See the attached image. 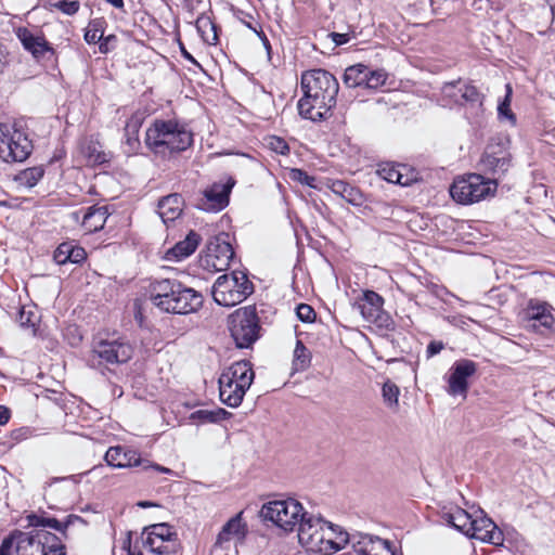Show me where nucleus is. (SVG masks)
Returning a JSON list of instances; mask_svg holds the SVG:
<instances>
[{
	"instance_id": "a211bd4d",
	"label": "nucleus",
	"mask_w": 555,
	"mask_h": 555,
	"mask_svg": "<svg viewBox=\"0 0 555 555\" xmlns=\"http://www.w3.org/2000/svg\"><path fill=\"white\" fill-rule=\"evenodd\" d=\"M473 529L469 530L467 537L491 543L493 545H502L504 541L503 532L498 526L487 517L482 511L475 512Z\"/></svg>"
},
{
	"instance_id": "f3484780",
	"label": "nucleus",
	"mask_w": 555,
	"mask_h": 555,
	"mask_svg": "<svg viewBox=\"0 0 555 555\" xmlns=\"http://www.w3.org/2000/svg\"><path fill=\"white\" fill-rule=\"evenodd\" d=\"M132 351L131 345L120 339L101 340L93 348V353L107 364L127 362Z\"/></svg>"
},
{
	"instance_id": "dca6fc26",
	"label": "nucleus",
	"mask_w": 555,
	"mask_h": 555,
	"mask_svg": "<svg viewBox=\"0 0 555 555\" xmlns=\"http://www.w3.org/2000/svg\"><path fill=\"white\" fill-rule=\"evenodd\" d=\"M477 371V364L472 360L456 361L450 370L448 378V392L451 396L466 398L468 390V378Z\"/></svg>"
},
{
	"instance_id": "4d7b16f0",
	"label": "nucleus",
	"mask_w": 555,
	"mask_h": 555,
	"mask_svg": "<svg viewBox=\"0 0 555 555\" xmlns=\"http://www.w3.org/2000/svg\"><path fill=\"white\" fill-rule=\"evenodd\" d=\"M124 547L128 550V555H143L141 551H139L137 548H131L130 534L128 535L127 540L124 542Z\"/></svg>"
},
{
	"instance_id": "6e6552de",
	"label": "nucleus",
	"mask_w": 555,
	"mask_h": 555,
	"mask_svg": "<svg viewBox=\"0 0 555 555\" xmlns=\"http://www.w3.org/2000/svg\"><path fill=\"white\" fill-rule=\"evenodd\" d=\"M260 515L264 520L273 522L284 531H293L297 526L300 527V522L309 514L297 500L289 498L263 504Z\"/></svg>"
},
{
	"instance_id": "4468645a",
	"label": "nucleus",
	"mask_w": 555,
	"mask_h": 555,
	"mask_svg": "<svg viewBox=\"0 0 555 555\" xmlns=\"http://www.w3.org/2000/svg\"><path fill=\"white\" fill-rule=\"evenodd\" d=\"M235 185V180L228 177L224 181L212 183L203 192L198 207L206 211H220L229 204L230 193Z\"/></svg>"
},
{
	"instance_id": "c9c22d12",
	"label": "nucleus",
	"mask_w": 555,
	"mask_h": 555,
	"mask_svg": "<svg viewBox=\"0 0 555 555\" xmlns=\"http://www.w3.org/2000/svg\"><path fill=\"white\" fill-rule=\"evenodd\" d=\"M310 363L311 352L300 339H297L293 354V371L302 372L309 367Z\"/></svg>"
},
{
	"instance_id": "c03bdc74",
	"label": "nucleus",
	"mask_w": 555,
	"mask_h": 555,
	"mask_svg": "<svg viewBox=\"0 0 555 555\" xmlns=\"http://www.w3.org/2000/svg\"><path fill=\"white\" fill-rule=\"evenodd\" d=\"M327 37L332 40V42L334 43V48L336 47H339V46H343V44H346L348 43L351 39L356 38V31L351 28V27H348V30L345 31V33H336V31H333V33H330L327 35Z\"/></svg>"
},
{
	"instance_id": "bb28decb",
	"label": "nucleus",
	"mask_w": 555,
	"mask_h": 555,
	"mask_svg": "<svg viewBox=\"0 0 555 555\" xmlns=\"http://www.w3.org/2000/svg\"><path fill=\"white\" fill-rule=\"evenodd\" d=\"M201 236L191 231L183 241L178 242L173 247L168 249L165 254V259L168 261H181L192 255L197 248Z\"/></svg>"
},
{
	"instance_id": "c756f323",
	"label": "nucleus",
	"mask_w": 555,
	"mask_h": 555,
	"mask_svg": "<svg viewBox=\"0 0 555 555\" xmlns=\"http://www.w3.org/2000/svg\"><path fill=\"white\" fill-rule=\"evenodd\" d=\"M107 219V210L105 207H89L83 215L81 225L88 232H96L103 229Z\"/></svg>"
},
{
	"instance_id": "0eeeda50",
	"label": "nucleus",
	"mask_w": 555,
	"mask_h": 555,
	"mask_svg": "<svg viewBox=\"0 0 555 555\" xmlns=\"http://www.w3.org/2000/svg\"><path fill=\"white\" fill-rule=\"evenodd\" d=\"M254 291L253 283L243 271L220 275L212 286L214 300L223 307H233L245 300Z\"/></svg>"
},
{
	"instance_id": "f8f14e48",
	"label": "nucleus",
	"mask_w": 555,
	"mask_h": 555,
	"mask_svg": "<svg viewBox=\"0 0 555 555\" xmlns=\"http://www.w3.org/2000/svg\"><path fill=\"white\" fill-rule=\"evenodd\" d=\"M233 257L234 250L229 241V234L222 233L209 240L202 264L207 270L224 271L229 268Z\"/></svg>"
},
{
	"instance_id": "7c9ffc66",
	"label": "nucleus",
	"mask_w": 555,
	"mask_h": 555,
	"mask_svg": "<svg viewBox=\"0 0 555 555\" xmlns=\"http://www.w3.org/2000/svg\"><path fill=\"white\" fill-rule=\"evenodd\" d=\"M28 519V524L34 527V529H44L47 530L46 528H51V529H54L56 532L60 533L59 537H61L62 539L63 538H66V529L68 528L69 524H70V520H66V521H60L57 520L56 518L54 517H44V516H40V515H29L27 517Z\"/></svg>"
},
{
	"instance_id": "393cba45",
	"label": "nucleus",
	"mask_w": 555,
	"mask_h": 555,
	"mask_svg": "<svg viewBox=\"0 0 555 555\" xmlns=\"http://www.w3.org/2000/svg\"><path fill=\"white\" fill-rule=\"evenodd\" d=\"M383 297L374 291H365L358 301L361 315L371 323L383 320Z\"/></svg>"
},
{
	"instance_id": "f257e3e1",
	"label": "nucleus",
	"mask_w": 555,
	"mask_h": 555,
	"mask_svg": "<svg viewBox=\"0 0 555 555\" xmlns=\"http://www.w3.org/2000/svg\"><path fill=\"white\" fill-rule=\"evenodd\" d=\"M338 81L325 69H312L301 75L304 96L298 101L299 114L317 121L325 118L336 105Z\"/></svg>"
},
{
	"instance_id": "20e7f679",
	"label": "nucleus",
	"mask_w": 555,
	"mask_h": 555,
	"mask_svg": "<svg viewBox=\"0 0 555 555\" xmlns=\"http://www.w3.org/2000/svg\"><path fill=\"white\" fill-rule=\"evenodd\" d=\"M255 378L251 363L237 361L224 369L218 379L220 400L230 408H237Z\"/></svg>"
},
{
	"instance_id": "e433bc0d",
	"label": "nucleus",
	"mask_w": 555,
	"mask_h": 555,
	"mask_svg": "<svg viewBox=\"0 0 555 555\" xmlns=\"http://www.w3.org/2000/svg\"><path fill=\"white\" fill-rule=\"evenodd\" d=\"M44 169L41 166L30 167L22 170L15 180L20 185L28 189L35 186L42 179Z\"/></svg>"
},
{
	"instance_id": "79ce46f5",
	"label": "nucleus",
	"mask_w": 555,
	"mask_h": 555,
	"mask_svg": "<svg viewBox=\"0 0 555 555\" xmlns=\"http://www.w3.org/2000/svg\"><path fill=\"white\" fill-rule=\"evenodd\" d=\"M387 79V74L383 69L371 70L369 68V75H366V79L364 81V88L367 89H377L382 87Z\"/></svg>"
},
{
	"instance_id": "09e8293b",
	"label": "nucleus",
	"mask_w": 555,
	"mask_h": 555,
	"mask_svg": "<svg viewBox=\"0 0 555 555\" xmlns=\"http://www.w3.org/2000/svg\"><path fill=\"white\" fill-rule=\"evenodd\" d=\"M57 8L67 15H73L79 10V2L78 1H67L63 0L60 1L57 4Z\"/></svg>"
},
{
	"instance_id": "0e129e2a",
	"label": "nucleus",
	"mask_w": 555,
	"mask_h": 555,
	"mask_svg": "<svg viewBox=\"0 0 555 555\" xmlns=\"http://www.w3.org/2000/svg\"><path fill=\"white\" fill-rule=\"evenodd\" d=\"M4 470V468L0 465V472Z\"/></svg>"
},
{
	"instance_id": "f03ea898",
	"label": "nucleus",
	"mask_w": 555,
	"mask_h": 555,
	"mask_svg": "<svg viewBox=\"0 0 555 555\" xmlns=\"http://www.w3.org/2000/svg\"><path fill=\"white\" fill-rule=\"evenodd\" d=\"M150 299L163 312L189 314L203 305V295L177 279H159L150 285Z\"/></svg>"
},
{
	"instance_id": "2f4dec72",
	"label": "nucleus",
	"mask_w": 555,
	"mask_h": 555,
	"mask_svg": "<svg viewBox=\"0 0 555 555\" xmlns=\"http://www.w3.org/2000/svg\"><path fill=\"white\" fill-rule=\"evenodd\" d=\"M142 121L140 117L132 116L128 119L125 126V144L127 146L126 153L127 154H135L140 146V140H139V130L141 128Z\"/></svg>"
},
{
	"instance_id": "6e6d98bb",
	"label": "nucleus",
	"mask_w": 555,
	"mask_h": 555,
	"mask_svg": "<svg viewBox=\"0 0 555 555\" xmlns=\"http://www.w3.org/2000/svg\"><path fill=\"white\" fill-rule=\"evenodd\" d=\"M10 420V410L4 406V405H0V425H4L9 422Z\"/></svg>"
},
{
	"instance_id": "603ef678",
	"label": "nucleus",
	"mask_w": 555,
	"mask_h": 555,
	"mask_svg": "<svg viewBox=\"0 0 555 555\" xmlns=\"http://www.w3.org/2000/svg\"><path fill=\"white\" fill-rule=\"evenodd\" d=\"M13 548H15V544L12 538V533H10L7 538L3 539L0 545V555H12Z\"/></svg>"
},
{
	"instance_id": "052dcab7",
	"label": "nucleus",
	"mask_w": 555,
	"mask_h": 555,
	"mask_svg": "<svg viewBox=\"0 0 555 555\" xmlns=\"http://www.w3.org/2000/svg\"><path fill=\"white\" fill-rule=\"evenodd\" d=\"M182 53H183L185 59L194 61L192 55L185 49H183V48H182Z\"/></svg>"
},
{
	"instance_id": "37998d69",
	"label": "nucleus",
	"mask_w": 555,
	"mask_h": 555,
	"mask_svg": "<svg viewBox=\"0 0 555 555\" xmlns=\"http://www.w3.org/2000/svg\"><path fill=\"white\" fill-rule=\"evenodd\" d=\"M289 178L293 180V181H296V182H299L300 184L302 185H307V186H310L312 189H317V184H315V178L312 177V176H309L305 170L302 169H299V168H293L291 169L289 171Z\"/></svg>"
},
{
	"instance_id": "de8ad7c7",
	"label": "nucleus",
	"mask_w": 555,
	"mask_h": 555,
	"mask_svg": "<svg viewBox=\"0 0 555 555\" xmlns=\"http://www.w3.org/2000/svg\"><path fill=\"white\" fill-rule=\"evenodd\" d=\"M18 322L23 327H34L36 324V315L33 311H20Z\"/></svg>"
},
{
	"instance_id": "72a5a7b5",
	"label": "nucleus",
	"mask_w": 555,
	"mask_h": 555,
	"mask_svg": "<svg viewBox=\"0 0 555 555\" xmlns=\"http://www.w3.org/2000/svg\"><path fill=\"white\" fill-rule=\"evenodd\" d=\"M143 544L149 548V552L154 555H175L179 548L177 540H155L145 538Z\"/></svg>"
},
{
	"instance_id": "1a4fd4ad",
	"label": "nucleus",
	"mask_w": 555,
	"mask_h": 555,
	"mask_svg": "<svg viewBox=\"0 0 555 555\" xmlns=\"http://www.w3.org/2000/svg\"><path fill=\"white\" fill-rule=\"evenodd\" d=\"M496 182L485 179L481 175L472 173L457 178L450 188L452 198L463 205L474 204L494 194Z\"/></svg>"
},
{
	"instance_id": "a19ab883",
	"label": "nucleus",
	"mask_w": 555,
	"mask_h": 555,
	"mask_svg": "<svg viewBox=\"0 0 555 555\" xmlns=\"http://www.w3.org/2000/svg\"><path fill=\"white\" fill-rule=\"evenodd\" d=\"M511 98H512V87L511 85H506V95L504 100L500 103L498 107V113L500 118L507 119L512 125H515L516 117L511 109Z\"/></svg>"
},
{
	"instance_id": "423d86ee",
	"label": "nucleus",
	"mask_w": 555,
	"mask_h": 555,
	"mask_svg": "<svg viewBox=\"0 0 555 555\" xmlns=\"http://www.w3.org/2000/svg\"><path fill=\"white\" fill-rule=\"evenodd\" d=\"M33 149V141L21 122L0 124V158L3 162H24L29 157Z\"/></svg>"
},
{
	"instance_id": "4c0bfd02",
	"label": "nucleus",
	"mask_w": 555,
	"mask_h": 555,
	"mask_svg": "<svg viewBox=\"0 0 555 555\" xmlns=\"http://www.w3.org/2000/svg\"><path fill=\"white\" fill-rule=\"evenodd\" d=\"M196 28L201 34V37L206 43L216 44L218 41V35L216 25L210 21L209 17L201 16L196 20Z\"/></svg>"
},
{
	"instance_id": "8fccbe9b",
	"label": "nucleus",
	"mask_w": 555,
	"mask_h": 555,
	"mask_svg": "<svg viewBox=\"0 0 555 555\" xmlns=\"http://www.w3.org/2000/svg\"><path fill=\"white\" fill-rule=\"evenodd\" d=\"M270 146L273 151H275L276 153H280L282 155L287 154L289 151L287 143L283 139L278 138V137L271 138Z\"/></svg>"
},
{
	"instance_id": "9d476101",
	"label": "nucleus",
	"mask_w": 555,
	"mask_h": 555,
	"mask_svg": "<svg viewBox=\"0 0 555 555\" xmlns=\"http://www.w3.org/2000/svg\"><path fill=\"white\" fill-rule=\"evenodd\" d=\"M229 331L238 348H248L259 338V319L251 306L235 310L229 317Z\"/></svg>"
},
{
	"instance_id": "e2e57ef3",
	"label": "nucleus",
	"mask_w": 555,
	"mask_h": 555,
	"mask_svg": "<svg viewBox=\"0 0 555 555\" xmlns=\"http://www.w3.org/2000/svg\"><path fill=\"white\" fill-rule=\"evenodd\" d=\"M93 160L101 163V162H103V158L100 155H98L96 157H94Z\"/></svg>"
},
{
	"instance_id": "a18cd8bd",
	"label": "nucleus",
	"mask_w": 555,
	"mask_h": 555,
	"mask_svg": "<svg viewBox=\"0 0 555 555\" xmlns=\"http://www.w3.org/2000/svg\"><path fill=\"white\" fill-rule=\"evenodd\" d=\"M70 250H72V242H64L60 244L54 251V260L59 264H65L69 262L70 259Z\"/></svg>"
},
{
	"instance_id": "bf43d9fd",
	"label": "nucleus",
	"mask_w": 555,
	"mask_h": 555,
	"mask_svg": "<svg viewBox=\"0 0 555 555\" xmlns=\"http://www.w3.org/2000/svg\"><path fill=\"white\" fill-rule=\"evenodd\" d=\"M153 504L151 502H147V501H141L138 503V506L140 507H149V506H152Z\"/></svg>"
},
{
	"instance_id": "473e14b6",
	"label": "nucleus",
	"mask_w": 555,
	"mask_h": 555,
	"mask_svg": "<svg viewBox=\"0 0 555 555\" xmlns=\"http://www.w3.org/2000/svg\"><path fill=\"white\" fill-rule=\"evenodd\" d=\"M230 415L231 413L227 410L217 408L215 410H197L190 414L189 420L193 424L203 425L218 423L222 420H227Z\"/></svg>"
},
{
	"instance_id": "7ed1b4c3",
	"label": "nucleus",
	"mask_w": 555,
	"mask_h": 555,
	"mask_svg": "<svg viewBox=\"0 0 555 555\" xmlns=\"http://www.w3.org/2000/svg\"><path fill=\"white\" fill-rule=\"evenodd\" d=\"M192 143L191 130L172 119H156L145 133L147 149L164 158L188 150Z\"/></svg>"
},
{
	"instance_id": "680f3d73",
	"label": "nucleus",
	"mask_w": 555,
	"mask_h": 555,
	"mask_svg": "<svg viewBox=\"0 0 555 555\" xmlns=\"http://www.w3.org/2000/svg\"><path fill=\"white\" fill-rule=\"evenodd\" d=\"M455 94H456V100H453L455 103H460L461 101V98H460V93L459 91H455Z\"/></svg>"
},
{
	"instance_id": "b1692460",
	"label": "nucleus",
	"mask_w": 555,
	"mask_h": 555,
	"mask_svg": "<svg viewBox=\"0 0 555 555\" xmlns=\"http://www.w3.org/2000/svg\"><path fill=\"white\" fill-rule=\"evenodd\" d=\"M376 173L389 183H396L402 186L410 185L416 180V177L406 165L382 163L378 165Z\"/></svg>"
},
{
	"instance_id": "9b49d317",
	"label": "nucleus",
	"mask_w": 555,
	"mask_h": 555,
	"mask_svg": "<svg viewBox=\"0 0 555 555\" xmlns=\"http://www.w3.org/2000/svg\"><path fill=\"white\" fill-rule=\"evenodd\" d=\"M15 35L22 47L38 63L57 62V52L37 27H18Z\"/></svg>"
},
{
	"instance_id": "39448f33",
	"label": "nucleus",
	"mask_w": 555,
	"mask_h": 555,
	"mask_svg": "<svg viewBox=\"0 0 555 555\" xmlns=\"http://www.w3.org/2000/svg\"><path fill=\"white\" fill-rule=\"evenodd\" d=\"M16 555H65V545L59 534L44 529L11 532Z\"/></svg>"
},
{
	"instance_id": "13d9d810",
	"label": "nucleus",
	"mask_w": 555,
	"mask_h": 555,
	"mask_svg": "<svg viewBox=\"0 0 555 555\" xmlns=\"http://www.w3.org/2000/svg\"><path fill=\"white\" fill-rule=\"evenodd\" d=\"M105 1L116 9L124 10V8H125L124 0H105Z\"/></svg>"
},
{
	"instance_id": "3c124183",
	"label": "nucleus",
	"mask_w": 555,
	"mask_h": 555,
	"mask_svg": "<svg viewBox=\"0 0 555 555\" xmlns=\"http://www.w3.org/2000/svg\"><path fill=\"white\" fill-rule=\"evenodd\" d=\"M86 258V251L82 247L76 246L72 243L69 262L79 263Z\"/></svg>"
},
{
	"instance_id": "ddd939ff",
	"label": "nucleus",
	"mask_w": 555,
	"mask_h": 555,
	"mask_svg": "<svg viewBox=\"0 0 555 555\" xmlns=\"http://www.w3.org/2000/svg\"><path fill=\"white\" fill-rule=\"evenodd\" d=\"M104 460L108 466L116 468L142 466L144 470L152 468L163 474L173 473L170 468L160 466L158 464H152L147 460L141 459L137 451L125 449L121 446L111 447L106 451Z\"/></svg>"
},
{
	"instance_id": "ea45409f",
	"label": "nucleus",
	"mask_w": 555,
	"mask_h": 555,
	"mask_svg": "<svg viewBox=\"0 0 555 555\" xmlns=\"http://www.w3.org/2000/svg\"><path fill=\"white\" fill-rule=\"evenodd\" d=\"M146 538H152L155 540H177L176 533L167 524H156L151 526Z\"/></svg>"
},
{
	"instance_id": "49530a36",
	"label": "nucleus",
	"mask_w": 555,
	"mask_h": 555,
	"mask_svg": "<svg viewBox=\"0 0 555 555\" xmlns=\"http://www.w3.org/2000/svg\"><path fill=\"white\" fill-rule=\"evenodd\" d=\"M296 314L300 321L306 323H311L315 320V311L311 306L307 304L298 305Z\"/></svg>"
},
{
	"instance_id": "412c9836",
	"label": "nucleus",
	"mask_w": 555,
	"mask_h": 555,
	"mask_svg": "<svg viewBox=\"0 0 555 555\" xmlns=\"http://www.w3.org/2000/svg\"><path fill=\"white\" fill-rule=\"evenodd\" d=\"M350 541L349 534L339 526L324 520L321 529L322 551L319 554L332 555L343 550Z\"/></svg>"
},
{
	"instance_id": "c85d7f7f",
	"label": "nucleus",
	"mask_w": 555,
	"mask_h": 555,
	"mask_svg": "<svg viewBox=\"0 0 555 555\" xmlns=\"http://www.w3.org/2000/svg\"><path fill=\"white\" fill-rule=\"evenodd\" d=\"M442 518L453 528L465 535H468L469 530L473 529L472 526L474 524L475 513L470 514L461 507H454L451 511L443 513Z\"/></svg>"
},
{
	"instance_id": "4be33fe9",
	"label": "nucleus",
	"mask_w": 555,
	"mask_h": 555,
	"mask_svg": "<svg viewBox=\"0 0 555 555\" xmlns=\"http://www.w3.org/2000/svg\"><path fill=\"white\" fill-rule=\"evenodd\" d=\"M483 170L493 177H501L511 166L509 153L500 146L489 145L480 160Z\"/></svg>"
},
{
	"instance_id": "2eb2a0df",
	"label": "nucleus",
	"mask_w": 555,
	"mask_h": 555,
	"mask_svg": "<svg viewBox=\"0 0 555 555\" xmlns=\"http://www.w3.org/2000/svg\"><path fill=\"white\" fill-rule=\"evenodd\" d=\"M242 516L243 512H240L222 526L215 542L216 548L229 550L232 544L236 547L244 542L248 529Z\"/></svg>"
},
{
	"instance_id": "5701e85b",
	"label": "nucleus",
	"mask_w": 555,
	"mask_h": 555,
	"mask_svg": "<svg viewBox=\"0 0 555 555\" xmlns=\"http://www.w3.org/2000/svg\"><path fill=\"white\" fill-rule=\"evenodd\" d=\"M455 91L460 93V104H470L480 108L482 106L483 95L473 85H467L462 81L447 82L442 87L444 96L456 100Z\"/></svg>"
},
{
	"instance_id": "f704fd0d",
	"label": "nucleus",
	"mask_w": 555,
	"mask_h": 555,
	"mask_svg": "<svg viewBox=\"0 0 555 555\" xmlns=\"http://www.w3.org/2000/svg\"><path fill=\"white\" fill-rule=\"evenodd\" d=\"M369 67L362 64L349 66L344 74V83L348 88L363 87Z\"/></svg>"
},
{
	"instance_id": "cd10ccee",
	"label": "nucleus",
	"mask_w": 555,
	"mask_h": 555,
	"mask_svg": "<svg viewBox=\"0 0 555 555\" xmlns=\"http://www.w3.org/2000/svg\"><path fill=\"white\" fill-rule=\"evenodd\" d=\"M183 199L179 194H170L158 202V215L164 223L175 221L182 212Z\"/></svg>"
},
{
	"instance_id": "5fc2aeb1",
	"label": "nucleus",
	"mask_w": 555,
	"mask_h": 555,
	"mask_svg": "<svg viewBox=\"0 0 555 555\" xmlns=\"http://www.w3.org/2000/svg\"><path fill=\"white\" fill-rule=\"evenodd\" d=\"M102 35L103 34L100 33L98 29H90V30H87L85 34V40L88 43H96L101 40Z\"/></svg>"
},
{
	"instance_id": "6ab92c4d",
	"label": "nucleus",
	"mask_w": 555,
	"mask_h": 555,
	"mask_svg": "<svg viewBox=\"0 0 555 555\" xmlns=\"http://www.w3.org/2000/svg\"><path fill=\"white\" fill-rule=\"evenodd\" d=\"M522 319L527 322V326L533 330H540L541 327L550 330L555 321L552 307L547 302L537 299L529 300L524 309Z\"/></svg>"
},
{
	"instance_id": "864d4df0",
	"label": "nucleus",
	"mask_w": 555,
	"mask_h": 555,
	"mask_svg": "<svg viewBox=\"0 0 555 555\" xmlns=\"http://www.w3.org/2000/svg\"><path fill=\"white\" fill-rule=\"evenodd\" d=\"M443 348H444V346L441 341H436V340L430 341L428 344L427 350H426L427 357L430 358V357L438 354Z\"/></svg>"
},
{
	"instance_id": "58836bf2",
	"label": "nucleus",
	"mask_w": 555,
	"mask_h": 555,
	"mask_svg": "<svg viewBox=\"0 0 555 555\" xmlns=\"http://www.w3.org/2000/svg\"><path fill=\"white\" fill-rule=\"evenodd\" d=\"M399 387L391 380H387L384 383L382 388V396L385 404L391 411L397 412L399 410Z\"/></svg>"
},
{
	"instance_id": "aec40b11",
	"label": "nucleus",
	"mask_w": 555,
	"mask_h": 555,
	"mask_svg": "<svg viewBox=\"0 0 555 555\" xmlns=\"http://www.w3.org/2000/svg\"><path fill=\"white\" fill-rule=\"evenodd\" d=\"M324 526V519L313 515H308L302 519L298 528V540L308 552L318 553L322 551L321 529Z\"/></svg>"
},
{
	"instance_id": "a878e982",
	"label": "nucleus",
	"mask_w": 555,
	"mask_h": 555,
	"mask_svg": "<svg viewBox=\"0 0 555 555\" xmlns=\"http://www.w3.org/2000/svg\"><path fill=\"white\" fill-rule=\"evenodd\" d=\"M325 184L334 194L353 206H361L364 203V195L357 186L335 179H327Z\"/></svg>"
}]
</instances>
